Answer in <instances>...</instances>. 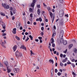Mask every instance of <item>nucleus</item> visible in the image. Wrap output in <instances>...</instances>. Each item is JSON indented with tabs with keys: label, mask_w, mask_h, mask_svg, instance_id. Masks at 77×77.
<instances>
[{
	"label": "nucleus",
	"mask_w": 77,
	"mask_h": 77,
	"mask_svg": "<svg viewBox=\"0 0 77 77\" xmlns=\"http://www.w3.org/2000/svg\"><path fill=\"white\" fill-rule=\"evenodd\" d=\"M15 54L16 56V57L17 59L21 57H22V53H20L18 51L16 52Z\"/></svg>",
	"instance_id": "nucleus-2"
},
{
	"label": "nucleus",
	"mask_w": 77,
	"mask_h": 77,
	"mask_svg": "<svg viewBox=\"0 0 77 77\" xmlns=\"http://www.w3.org/2000/svg\"><path fill=\"white\" fill-rule=\"evenodd\" d=\"M25 38H26V35H24V37L23 38V40H25Z\"/></svg>",
	"instance_id": "nucleus-47"
},
{
	"label": "nucleus",
	"mask_w": 77,
	"mask_h": 77,
	"mask_svg": "<svg viewBox=\"0 0 77 77\" xmlns=\"http://www.w3.org/2000/svg\"><path fill=\"white\" fill-rule=\"evenodd\" d=\"M35 41H36V42H38L39 41V40L38 39H36L35 40Z\"/></svg>",
	"instance_id": "nucleus-54"
},
{
	"label": "nucleus",
	"mask_w": 77,
	"mask_h": 77,
	"mask_svg": "<svg viewBox=\"0 0 77 77\" xmlns=\"http://www.w3.org/2000/svg\"><path fill=\"white\" fill-rule=\"evenodd\" d=\"M63 44L64 45H66L67 44V42L66 41H64L63 42Z\"/></svg>",
	"instance_id": "nucleus-23"
},
{
	"label": "nucleus",
	"mask_w": 77,
	"mask_h": 77,
	"mask_svg": "<svg viewBox=\"0 0 77 77\" xmlns=\"http://www.w3.org/2000/svg\"><path fill=\"white\" fill-rule=\"evenodd\" d=\"M57 71H58V70H57V69H55V72L56 73L57 72Z\"/></svg>",
	"instance_id": "nucleus-42"
},
{
	"label": "nucleus",
	"mask_w": 77,
	"mask_h": 77,
	"mask_svg": "<svg viewBox=\"0 0 77 77\" xmlns=\"http://www.w3.org/2000/svg\"><path fill=\"white\" fill-rule=\"evenodd\" d=\"M59 24L60 26H62L63 25V20H60L59 22Z\"/></svg>",
	"instance_id": "nucleus-11"
},
{
	"label": "nucleus",
	"mask_w": 77,
	"mask_h": 77,
	"mask_svg": "<svg viewBox=\"0 0 77 77\" xmlns=\"http://www.w3.org/2000/svg\"><path fill=\"white\" fill-rule=\"evenodd\" d=\"M15 38L17 39V40H18V41H19L20 40V39L19 38V37H18V36H15Z\"/></svg>",
	"instance_id": "nucleus-26"
},
{
	"label": "nucleus",
	"mask_w": 77,
	"mask_h": 77,
	"mask_svg": "<svg viewBox=\"0 0 77 77\" xmlns=\"http://www.w3.org/2000/svg\"><path fill=\"white\" fill-rule=\"evenodd\" d=\"M10 13L11 16L13 15V13H12V11H10Z\"/></svg>",
	"instance_id": "nucleus-48"
},
{
	"label": "nucleus",
	"mask_w": 77,
	"mask_h": 77,
	"mask_svg": "<svg viewBox=\"0 0 77 77\" xmlns=\"http://www.w3.org/2000/svg\"><path fill=\"white\" fill-rule=\"evenodd\" d=\"M67 63L68 64H71V63L70 62H67Z\"/></svg>",
	"instance_id": "nucleus-49"
},
{
	"label": "nucleus",
	"mask_w": 77,
	"mask_h": 77,
	"mask_svg": "<svg viewBox=\"0 0 77 77\" xmlns=\"http://www.w3.org/2000/svg\"><path fill=\"white\" fill-rule=\"evenodd\" d=\"M29 39V37H27V38L25 39V42H27V41Z\"/></svg>",
	"instance_id": "nucleus-33"
},
{
	"label": "nucleus",
	"mask_w": 77,
	"mask_h": 77,
	"mask_svg": "<svg viewBox=\"0 0 77 77\" xmlns=\"http://www.w3.org/2000/svg\"><path fill=\"white\" fill-rule=\"evenodd\" d=\"M7 72L8 73H9L10 72H11V69H9L8 68V67H7Z\"/></svg>",
	"instance_id": "nucleus-17"
},
{
	"label": "nucleus",
	"mask_w": 77,
	"mask_h": 77,
	"mask_svg": "<svg viewBox=\"0 0 77 77\" xmlns=\"http://www.w3.org/2000/svg\"><path fill=\"white\" fill-rule=\"evenodd\" d=\"M20 30H22L23 29V27H22V26H21L20 27Z\"/></svg>",
	"instance_id": "nucleus-61"
},
{
	"label": "nucleus",
	"mask_w": 77,
	"mask_h": 77,
	"mask_svg": "<svg viewBox=\"0 0 77 77\" xmlns=\"http://www.w3.org/2000/svg\"><path fill=\"white\" fill-rule=\"evenodd\" d=\"M0 14H1V15L2 16H3V17L5 16V15H5V14L4 13H3V12H1L0 13Z\"/></svg>",
	"instance_id": "nucleus-20"
},
{
	"label": "nucleus",
	"mask_w": 77,
	"mask_h": 77,
	"mask_svg": "<svg viewBox=\"0 0 77 77\" xmlns=\"http://www.w3.org/2000/svg\"><path fill=\"white\" fill-rule=\"evenodd\" d=\"M36 2L35 0H33L32 1V4H31V6L32 7H34V6H35V2Z\"/></svg>",
	"instance_id": "nucleus-12"
},
{
	"label": "nucleus",
	"mask_w": 77,
	"mask_h": 77,
	"mask_svg": "<svg viewBox=\"0 0 77 77\" xmlns=\"http://www.w3.org/2000/svg\"><path fill=\"white\" fill-rule=\"evenodd\" d=\"M20 25H21V23L20 22H17L16 23V27L17 28L19 29L20 28Z\"/></svg>",
	"instance_id": "nucleus-6"
},
{
	"label": "nucleus",
	"mask_w": 77,
	"mask_h": 77,
	"mask_svg": "<svg viewBox=\"0 0 77 77\" xmlns=\"http://www.w3.org/2000/svg\"><path fill=\"white\" fill-rule=\"evenodd\" d=\"M57 75H58L60 76V75H61V73L60 72H59L57 73Z\"/></svg>",
	"instance_id": "nucleus-35"
},
{
	"label": "nucleus",
	"mask_w": 77,
	"mask_h": 77,
	"mask_svg": "<svg viewBox=\"0 0 77 77\" xmlns=\"http://www.w3.org/2000/svg\"><path fill=\"white\" fill-rule=\"evenodd\" d=\"M60 65L61 66H62V67H63V64L62 63H60Z\"/></svg>",
	"instance_id": "nucleus-29"
},
{
	"label": "nucleus",
	"mask_w": 77,
	"mask_h": 77,
	"mask_svg": "<svg viewBox=\"0 0 77 77\" xmlns=\"http://www.w3.org/2000/svg\"><path fill=\"white\" fill-rule=\"evenodd\" d=\"M29 11H30V12H32V9L31 8H29Z\"/></svg>",
	"instance_id": "nucleus-51"
},
{
	"label": "nucleus",
	"mask_w": 77,
	"mask_h": 77,
	"mask_svg": "<svg viewBox=\"0 0 77 77\" xmlns=\"http://www.w3.org/2000/svg\"><path fill=\"white\" fill-rule=\"evenodd\" d=\"M30 16L31 17V18H33V14H30Z\"/></svg>",
	"instance_id": "nucleus-45"
},
{
	"label": "nucleus",
	"mask_w": 77,
	"mask_h": 77,
	"mask_svg": "<svg viewBox=\"0 0 77 77\" xmlns=\"http://www.w3.org/2000/svg\"><path fill=\"white\" fill-rule=\"evenodd\" d=\"M72 74H73V75H75V73L74 72H73L72 73Z\"/></svg>",
	"instance_id": "nucleus-50"
},
{
	"label": "nucleus",
	"mask_w": 77,
	"mask_h": 77,
	"mask_svg": "<svg viewBox=\"0 0 77 77\" xmlns=\"http://www.w3.org/2000/svg\"><path fill=\"white\" fill-rule=\"evenodd\" d=\"M56 32H54L53 33V35H52V37L53 38H54L55 36H56Z\"/></svg>",
	"instance_id": "nucleus-21"
},
{
	"label": "nucleus",
	"mask_w": 77,
	"mask_h": 77,
	"mask_svg": "<svg viewBox=\"0 0 77 77\" xmlns=\"http://www.w3.org/2000/svg\"><path fill=\"white\" fill-rule=\"evenodd\" d=\"M39 21L41 22V21H42V19L41 17H40L39 18Z\"/></svg>",
	"instance_id": "nucleus-38"
},
{
	"label": "nucleus",
	"mask_w": 77,
	"mask_h": 77,
	"mask_svg": "<svg viewBox=\"0 0 77 77\" xmlns=\"http://www.w3.org/2000/svg\"><path fill=\"white\" fill-rule=\"evenodd\" d=\"M60 0V3H63V0Z\"/></svg>",
	"instance_id": "nucleus-40"
},
{
	"label": "nucleus",
	"mask_w": 77,
	"mask_h": 77,
	"mask_svg": "<svg viewBox=\"0 0 77 77\" xmlns=\"http://www.w3.org/2000/svg\"><path fill=\"white\" fill-rule=\"evenodd\" d=\"M63 31L62 30L61 31L60 33V38H62L63 37Z\"/></svg>",
	"instance_id": "nucleus-7"
},
{
	"label": "nucleus",
	"mask_w": 77,
	"mask_h": 77,
	"mask_svg": "<svg viewBox=\"0 0 77 77\" xmlns=\"http://www.w3.org/2000/svg\"><path fill=\"white\" fill-rule=\"evenodd\" d=\"M40 43H42V40H40Z\"/></svg>",
	"instance_id": "nucleus-60"
},
{
	"label": "nucleus",
	"mask_w": 77,
	"mask_h": 77,
	"mask_svg": "<svg viewBox=\"0 0 77 77\" xmlns=\"http://www.w3.org/2000/svg\"><path fill=\"white\" fill-rule=\"evenodd\" d=\"M60 42H63V38H61L60 40Z\"/></svg>",
	"instance_id": "nucleus-36"
},
{
	"label": "nucleus",
	"mask_w": 77,
	"mask_h": 77,
	"mask_svg": "<svg viewBox=\"0 0 77 77\" xmlns=\"http://www.w3.org/2000/svg\"><path fill=\"white\" fill-rule=\"evenodd\" d=\"M64 13L63 12V10L61 11H60V17H63V14Z\"/></svg>",
	"instance_id": "nucleus-9"
},
{
	"label": "nucleus",
	"mask_w": 77,
	"mask_h": 77,
	"mask_svg": "<svg viewBox=\"0 0 77 77\" xmlns=\"http://www.w3.org/2000/svg\"><path fill=\"white\" fill-rule=\"evenodd\" d=\"M44 28L43 27H42V28H41L42 30H44Z\"/></svg>",
	"instance_id": "nucleus-57"
},
{
	"label": "nucleus",
	"mask_w": 77,
	"mask_h": 77,
	"mask_svg": "<svg viewBox=\"0 0 77 77\" xmlns=\"http://www.w3.org/2000/svg\"><path fill=\"white\" fill-rule=\"evenodd\" d=\"M47 9L48 10V11H50L51 10V8L50 7H48L47 8Z\"/></svg>",
	"instance_id": "nucleus-24"
},
{
	"label": "nucleus",
	"mask_w": 77,
	"mask_h": 77,
	"mask_svg": "<svg viewBox=\"0 0 77 77\" xmlns=\"http://www.w3.org/2000/svg\"><path fill=\"white\" fill-rule=\"evenodd\" d=\"M51 40L52 41V42H51V43L52 44V47H54L55 46V44L53 43L54 42V39L53 38H51Z\"/></svg>",
	"instance_id": "nucleus-8"
},
{
	"label": "nucleus",
	"mask_w": 77,
	"mask_h": 77,
	"mask_svg": "<svg viewBox=\"0 0 77 77\" xmlns=\"http://www.w3.org/2000/svg\"><path fill=\"white\" fill-rule=\"evenodd\" d=\"M30 51V53H31V56H32V54H34V53H33V52L31 50Z\"/></svg>",
	"instance_id": "nucleus-31"
},
{
	"label": "nucleus",
	"mask_w": 77,
	"mask_h": 77,
	"mask_svg": "<svg viewBox=\"0 0 77 77\" xmlns=\"http://www.w3.org/2000/svg\"><path fill=\"white\" fill-rule=\"evenodd\" d=\"M6 31V29H4L3 30H2L1 32H2L3 33H4V32H5Z\"/></svg>",
	"instance_id": "nucleus-39"
},
{
	"label": "nucleus",
	"mask_w": 77,
	"mask_h": 77,
	"mask_svg": "<svg viewBox=\"0 0 77 77\" xmlns=\"http://www.w3.org/2000/svg\"><path fill=\"white\" fill-rule=\"evenodd\" d=\"M0 23L1 24H2V27L3 29H6V25L2 21V20H1V17H0Z\"/></svg>",
	"instance_id": "nucleus-3"
},
{
	"label": "nucleus",
	"mask_w": 77,
	"mask_h": 77,
	"mask_svg": "<svg viewBox=\"0 0 77 77\" xmlns=\"http://www.w3.org/2000/svg\"><path fill=\"white\" fill-rule=\"evenodd\" d=\"M71 65L72 66L73 68H75V64L73 63L71 64Z\"/></svg>",
	"instance_id": "nucleus-28"
},
{
	"label": "nucleus",
	"mask_w": 77,
	"mask_h": 77,
	"mask_svg": "<svg viewBox=\"0 0 77 77\" xmlns=\"http://www.w3.org/2000/svg\"><path fill=\"white\" fill-rule=\"evenodd\" d=\"M29 37L30 38L31 40H33V37H32L31 35H29Z\"/></svg>",
	"instance_id": "nucleus-25"
},
{
	"label": "nucleus",
	"mask_w": 77,
	"mask_h": 77,
	"mask_svg": "<svg viewBox=\"0 0 77 77\" xmlns=\"http://www.w3.org/2000/svg\"><path fill=\"white\" fill-rule=\"evenodd\" d=\"M49 13L50 14V17H51V20H52V23H53L54 21V18H55V17L54 16H53V13H52V12H50Z\"/></svg>",
	"instance_id": "nucleus-5"
},
{
	"label": "nucleus",
	"mask_w": 77,
	"mask_h": 77,
	"mask_svg": "<svg viewBox=\"0 0 77 77\" xmlns=\"http://www.w3.org/2000/svg\"><path fill=\"white\" fill-rule=\"evenodd\" d=\"M40 7H41L40 5H37V8H40Z\"/></svg>",
	"instance_id": "nucleus-41"
},
{
	"label": "nucleus",
	"mask_w": 77,
	"mask_h": 77,
	"mask_svg": "<svg viewBox=\"0 0 77 77\" xmlns=\"http://www.w3.org/2000/svg\"><path fill=\"white\" fill-rule=\"evenodd\" d=\"M74 52H75L76 53H77V49H76L75 48L74 49Z\"/></svg>",
	"instance_id": "nucleus-32"
},
{
	"label": "nucleus",
	"mask_w": 77,
	"mask_h": 77,
	"mask_svg": "<svg viewBox=\"0 0 77 77\" xmlns=\"http://www.w3.org/2000/svg\"><path fill=\"white\" fill-rule=\"evenodd\" d=\"M20 48H23V49H24L26 50V48L24 47V45H21L20 47Z\"/></svg>",
	"instance_id": "nucleus-16"
},
{
	"label": "nucleus",
	"mask_w": 77,
	"mask_h": 77,
	"mask_svg": "<svg viewBox=\"0 0 77 77\" xmlns=\"http://www.w3.org/2000/svg\"><path fill=\"white\" fill-rule=\"evenodd\" d=\"M12 32L14 34H16V28H14L13 29V31H12Z\"/></svg>",
	"instance_id": "nucleus-15"
},
{
	"label": "nucleus",
	"mask_w": 77,
	"mask_h": 77,
	"mask_svg": "<svg viewBox=\"0 0 77 77\" xmlns=\"http://www.w3.org/2000/svg\"><path fill=\"white\" fill-rule=\"evenodd\" d=\"M11 75H12V76H14V74L12 73H11Z\"/></svg>",
	"instance_id": "nucleus-59"
},
{
	"label": "nucleus",
	"mask_w": 77,
	"mask_h": 77,
	"mask_svg": "<svg viewBox=\"0 0 77 77\" xmlns=\"http://www.w3.org/2000/svg\"><path fill=\"white\" fill-rule=\"evenodd\" d=\"M72 62H74V61H75V59H72Z\"/></svg>",
	"instance_id": "nucleus-58"
},
{
	"label": "nucleus",
	"mask_w": 77,
	"mask_h": 77,
	"mask_svg": "<svg viewBox=\"0 0 77 77\" xmlns=\"http://www.w3.org/2000/svg\"><path fill=\"white\" fill-rule=\"evenodd\" d=\"M40 34L41 35H42V36H43V35H44V33L42 32L40 33Z\"/></svg>",
	"instance_id": "nucleus-44"
},
{
	"label": "nucleus",
	"mask_w": 77,
	"mask_h": 77,
	"mask_svg": "<svg viewBox=\"0 0 77 77\" xmlns=\"http://www.w3.org/2000/svg\"><path fill=\"white\" fill-rule=\"evenodd\" d=\"M33 72H34V70L32 69L31 70V72H32V73H33Z\"/></svg>",
	"instance_id": "nucleus-46"
},
{
	"label": "nucleus",
	"mask_w": 77,
	"mask_h": 77,
	"mask_svg": "<svg viewBox=\"0 0 77 77\" xmlns=\"http://www.w3.org/2000/svg\"><path fill=\"white\" fill-rule=\"evenodd\" d=\"M2 5L3 7H4V8H5V9H9V6L7 4H2Z\"/></svg>",
	"instance_id": "nucleus-4"
},
{
	"label": "nucleus",
	"mask_w": 77,
	"mask_h": 77,
	"mask_svg": "<svg viewBox=\"0 0 77 77\" xmlns=\"http://www.w3.org/2000/svg\"><path fill=\"white\" fill-rule=\"evenodd\" d=\"M60 57H63V54H60Z\"/></svg>",
	"instance_id": "nucleus-52"
},
{
	"label": "nucleus",
	"mask_w": 77,
	"mask_h": 77,
	"mask_svg": "<svg viewBox=\"0 0 77 77\" xmlns=\"http://www.w3.org/2000/svg\"><path fill=\"white\" fill-rule=\"evenodd\" d=\"M0 44L2 45V46L4 48H6V46H5V45L6 44V41L4 40V42H3V40H0Z\"/></svg>",
	"instance_id": "nucleus-1"
},
{
	"label": "nucleus",
	"mask_w": 77,
	"mask_h": 77,
	"mask_svg": "<svg viewBox=\"0 0 77 77\" xmlns=\"http://www.w3.org/2000/svg\"><path fill=\"white\" fill-rule=\"evenodd\" d=\"M17 47H18V46H17L16 45H15V46H14V47L13 48V49L14 51H16V50H17Z\"/></svg>",
	"instance_id": "nucleus-13"
},
{
	"label": "nucleus",
	"mask_w": 77,
	"mask_h": 77,
	"mask_svg": "<svg viewBox=\"0 0 77 77\" xmlns=\"http://www.w3.org/2000/svg\"><path fill=\"white\" fill-rule=\"evenodd\" d=\"M49 62L51 63H52V64H53V63H54V61H53V60H49Z\"/></svg>",
	"instance_id": "nucleus-19"
},
{
	"label": "nucleus",
	"mask_w": 77,
	"mask_h": 77,
	"mask_svg": "<svg viewBox=\"0 0 77 77\" xmlns=\"http://www.w3.org/2000/svg\"><path fill=\"white\" fill-rule=\"evenodd\" d=\"M38 38L40 40H42V38L41 37H38Z\"/></svg>",
	"instance_id": "nucleus-37"
},
{
	"label": "nucleus",
	"mask_w": 77,
	"mask_h": 77,
	"mask_svg": "<svg viewBox=\"0 0 77 77\" xmlns=\"http://www.w3.org/2000/svg\"><path fill=\"white\" fill-rule=\"evenodd\" d=\"M15 19V16H13L12 18V20H14Z\"/></svg>",
	"instance_id": "nucleus-53"
},
{
	"label": "nucleus",
	"mask_w": 77,
	"mask_h": 77,
	"mask_svg": "<svg viewBox=\"0 0 77 77\" xmlns=\"http://www.w3.org/2000/svg\"><path fill=\"white\" fill-rule=\"evenodd\" d=\"M56 53H57V51H55L54 52V54H56Z\"/></svg>",
	"instance_id": "nucleus-63"
},
{
	"label": "nucleus",
	"mask_w": 77,
	"mask_h": 77,
	"mask_svg": "<svg viewBox=\"0 0 77 77\" xmlns=\"http://www.w3.org/2000/svg\"><path fill=\"white\" fill-rule=\"evenodd\" d=\"M64 53L66 54L67 53V49H66L65 51H63Z\"/></svg>",
	"instance_id": "nucleus-34"
},
{
	"label": "nucleus",
	"mask_w": 77,
	"mask_h": 77,
	"mask_svg": "<svg viewBox=\"0 0 77 77\" xmlns=\"http://www.w3.org/2000/svg\"><path fill=\"white\" fill-rule=\"evenodd\" d=\"M40 13H41V11L39 9H38L37 11V14L38 15H40Z\"/></svg>",
	"instance_id": "nucleus-18"
},
{
	"label": "nucleus",
	"mask_w": 77,
	"mask_h": 77,
	"mask_svg": "<svg viewBox=\"0 0 77 77\" xmlns=\"http://www.w3.org/2000/svg\"><path fill=\"white\" fill-rule=\"evenodd\" d=\"M51 73H54V70H53V69L52 68L51 70Z\"/></svg>",
	"instance_id": "nucleus-30"
},
{
	"label": "nucleus",
	"mask_w": 77,
	"mask_h": 77,
	"mask_svg": "<svg viewBox=\"0 0 77 77\" xmlns=\"http://www.w3.org/2000/svg\"><path fill=\"white\" fill-rule=\"evenodd\" d=\"M19 71H20V69L18 68H16L14 69V71L16 73L19 72Z\"/></svg>",
	"instance_id": "nucleus-10"
},
{
	"label": "nucleus",
	"mask_w": 77,
	"mask_h": 77,
	"mask_svg": "<svg viewBox=\"0 0 77 77\" xmlns=\"http://www.w3.org/2000/svg\"><path fill=\"white\" fill-rule=\"evenodd\" d=\"M65 57H66V55L64 54L63 55V57L64 58H65Z\"/></svg>",
	"instance_id": "nucleus-62"
},
{
	"label": "nucleus",
	"mask_w": 77,
	"mask_h": 77,
	"mask_svg": "<svg viewBox=\"0 0 77 77\" xmlns=\"http://www.w3.org/2000/svg\"><path fill=\"white\" fill-rule=\"evenodd\" d=\"M65 17H68V14H66L65 15Z\"/></svg>",
	"instance_id": "nucleus-56"
},
{
	"label": "nucleus",
	"mask_w": 77,
	"mask_h": 77,
	"mask_svg": "<svg viewBox=\"0 0 77 77\" xmlns=\"http://www.w3.org/2000/svg\"><path fill=\"white\" fill-rule=\"evenodd\" d=\"M6 33H2V36H6Z\"/></svg>",
	"instance_id": "nucleus-27"
},
{
	"label": "nucleus",
	"mask_w": 77,
	"mask_h": 77,
	"mask_svg": "<svg viewBox=\"0 0 77 77\" xmlns=\"http://www.w3.org/2000/svg\"><path fill=\"white\" fill-rule=\"evenodd\" d=\"M5 65L6 66L8 67V62L7 61H5L3 62Z\"/></svg>",
	"instance_id": "nucleus-14"
},
{
	"label": "nucleus",
	"mask_w": 77,
	"mask_h": 77,
	"mask_svg": "<svg viewBox=\"0 0 77 77\" xmlns=\"http://www.w3.org/2000/svg\"><path fill=\"white\" fill-rule=\"evenodd\" d=\"M28 34H29V33L27 32H26L25 33V35H28Z\"/></svg>",
	"instance_id": "nucleus-55"
},
{
	"label": "nucleus",
	"mask_w": 77,
	"mask_h": 77,
	"mask_svg": "<svg viewBox=\"0 0 77 77\" xmlns=\"http://www.w3.org/2000/svg\"><path fill=\"white\" fill-rule=\"evenodd\" d=\"M72 45H73L72 44H71L69 45V48L70 49L72 47Z\"/></svg>",
	"instance_id": "nucleus-22"
},
{
	"label": "nucleus",
	"mask_w": 77,
	"mask_h": 77,
	"mask_svg": "<svg viewBox=\"0 0 77 77\" xmlns=\"http://www.w3.org/2000/svg\"><path fill=\"white\" fill-rule=\"evenodd\" d=\"M51 73V76L52 77L53 76V73Z\"/></svg>",
	"instance_id": "nucleus-64"
},
{
	"label": "nucleus",
	"mask_w": 77,
	"mask_h": 77,
	"mask_svg": "<svg viewBox=\"0 0 77 77\" xmlns=\"http://www.w3.org/2000/svg\"><path fill=\"white\" fill-rule=\"evenodd\" d=\"M13 12L14 14H16V11H15V10H13Z\"/></svg>",
	"instance_id": "nucleus-43"
}]
</instances>
